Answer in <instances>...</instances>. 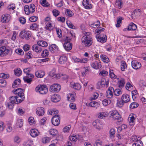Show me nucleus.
<instances>
[{
  "mask_svg": "<svg viewBox=\"0 0 146 146\" xmlns=\"http://www.w3.org/2000/svg\"><path fill=\"white\" fill-rule=\"evenodd\" d=\"M47 0H40V3L41 5L44 7H47L49 6V4L46 1Z\"/></svg>",
  "mask_w": 146,
  "mask_h": 146,
  "instance_id": "obj_36",
  "label": "nucleus"
},
{
  "mask_svg": "<svg viewBox=\"0 0 146 146\" xmlns=\"http://www.w3.org/2000/svg\"><path fill=\"white\" fill-rule=\"evenodd\" d=\"M15 8V5L14 4H11L7 7L8 9L10 11L13 10Z\"/></svg>",
  "mask_w": 146,
  "mask_h": 146,
  "instance_id": "obj_59",
  "label": "nucleus"
},
{
  "mask_svg": "<svg viewBox=\"0 0 146 146\" xmlns=\"http://www.w3.org/2000/svg\"><path fill=\"white\" fill-rule=\"evenodd\" d=\"M31 36V33L30 31H27L25 30H24L21 31L19 34L20 37L22 38H25L28 39Z\"/></svg>",
  "mask_w": 146,
  "mask_h": 146,
  "instance_id": "obj_6",
  "label": "nucleus"
},
{
  "mask_svg": "<svg viewBox=\"0 0 146 146\" xmlns=\"http://www.w3.org/2000/svg\"><path fill=\"white\" fill-rule=\"evenodd\" d=\"M50 134L52 137H54L56 136L58 133V131L55 129H51L49 131Z\"/></svg>",
  "mask_w": 146,
  "mask_h": 146,
  "instance_id": "obj_32",
  "label": "nucleus"
},
{
  "mask_svg": "<svg viewBox=\"0 0 146 146\" xmlns=\"http://www.w3.org/2000/svg\"><path fill=\"white\" fill-rule=\"evenodd\" d=\"M32 50L34 52L38 54L41 52L42 50V48L41 47L38 45L35 44L33 46Z\"/></svg>",
  "mask_w": 146,
  "mask_h": 146,
  "instance_id": "obj_19",
  "label": "nucleus"
},
{
  "mask_svg": "<svg viewBox=\"0 0 146 146\" xmlns=\"http://www.w3.org/2000/svg\"><path fill=\"white\" fill-rule=\"evenodd\" d=\"M92 124L93 126L96 127V128L98 129H101L102 124L98 120H97L94 121L93 122Z\"/></svg>",
  "mask_w": 146,
  "mask_h": 146,
  "instance_id": "obj_25",
  "label": "nucleus"
},
{
  "mask_svg": "<svg viewBox=\"0 0 146 146\" xmlns=\"http://www.w3.org/2000/svg\"><path fill=\"white\" fill-rule=\"evenodd\" d=\"M122 102H119V107H122L125 103L129 102L130 100L129 96L127 94H124L121 97Z\"/></svg>",
  "mask_w": 146,
  "mask_h": 146,
  "instance_id": "obj_5",
  "label": "nucleus"
},
{
  "mask_svg": "<svg viewBox=\"0 0 146 146\" xmlns=\"http://www.w3.org/2000/svg\"><path fill=\"white\" fill-rule=\"evenodd\" d=\"M66 61L67 58L64 56H62L59 59V62L60 64H64L66 63Z\"/></svg>",
  "mask_w": 146,
  "mask_h": 146,
  "instance_id": "obj_33",
  "label": "nucleus"
},
{
  "mask_svg": "<svg viewBox=\"0 0 146 146\" xmlns=\"http://www.w3.org/2000/svg\"><path fill=\"white\" fill-rule=\"evenodd\" d=\"M7 83L6 81L3 79L0 80V86L1 87H4L6 85Z\"/></svg>",
  "mask_w": 146,
  "mask_h": 146,
  "instance_id": "obj_57",
  "label": "nucleus"
},
{
  "mask_svg": "<svg viewBox=\"0 0 146 146\" xmlns=\"http://www.w3.org/2000/svg\"><path fill=\"white\" fill-rule=\"evenodd\" d=\"M53 15L55 17L59 15L60 14L59 11L57 10L54 9L52 11Z\"/></svg>",
  "mask_w": 146,
  "mask_h": 146,
  "instance_id": "obj_61",
  "label": "nucleus"
},
{
  "mask_svg": "<svg viewBox=\"0 0 146 146\" xmlns=\"http://www.w3.org/2000/svg\"><path fill=\"white\" fill-rule=\"evenodd\" d=\"M107 115V112L99 113L98 114V117L100 119H102Z\"/></svg>",
  "mask_w": 146,
  "mask_h": 146,
  "instance_id": "obj_45",
  "label": "nucleus"
},
{
  "mask_svg": "<svg viewBox=\"0 0 146 146\" xmlns=\"http://www.w3.org/2000/svg\"><path fill=\"white\" fill-rule=\"evenodd\" d=\"M71 39V38L69 36H66L64 39V43L63 44V46L66 50H69L72 48V44L70 43Z\"/></svg>",
  "mask_w": 146,
  "mask_h": 146,
  "instance_id": "obj_2",
  "label": "nucleus"
},
{
  "mask_svg": "<svg viewBox=\"0 0 146 146\" xmlns=\"http://www.w3.org/2000/svg\"><path fill=\"white\" fill-rule=\"evenodd\" d=\"M33 142L31 140H28L24 142L23 145L24 146H31L33 144Z\"/></svg>",
  "mask_w": 146,
  "mask_h": 146,
  "instance_id": "obj_44",
  "label": "nucleus"
},
{
  "mask_svg": "<svg viewBox=\"0 0 146 146\" xmlns=\"http://www.w3.org/2000/svg\"><path fill=\"white\" fill-rule=\"evenodd\" d=\"M114 91L113 88L111 87L109 88L106 92V96L108 98H111L113 95V93Z\"/></svg>",
  "mask_w": 146,
  "mask_h": 146,
  "instance_id": "obj_14",
  "label": "nucleus"
},
{
  "mask_svg": "<svg viewBox=\"0 0 146 146\" xmlns=\"http://www.w3.org/2000/svg\"><path fill=\"white\" fill-rule=\"evenodd\" d=\"M108 83L106 81V79L104 78H103L101 80L99 81L97 83L98 88H99L103 87L106 86V87L108 86Z\"/></svg>",
  "mask_w": 146,
  "mask_h": 146,
  "instance_id": "obj_9",
  "label": "nucleus"
},
{
  "mask_svg": "<svg viewBox=\"0 0 146 146\" xmlns=\"http://www.w3.org/2000/svg\"><path fill=\"white\" fill-rule=\"evenodd\" d=\"M92 67L96 69H98L101 68V64H91Z\"/></svg>",
  "mask_w": 146,
  "mask_h": 146,
  "instance_id": "obj_62",
  "label": "nucleus"
},
{
  "mask_svg": "<svg viewBox=\"0 0 146 146\" xmlns=\"http://www.w3.org/2000/svg\"><path fill=\"white\" fill-rule=\"evenodd\" d=\"M10 19L11 16L8 14L3 15L1 17V21L3 23H8L10 21Z\"/></svg>",
  "mask_w": 146,
  "mask_h": 146,
  "instance_id": "obj_11",
  "label": "nucleus"
},
{
  "mask_svg": "<svg viewBox=\"0 0 146 146\" xmlns=\"http://www.w3.org/2000/svg\"><path fill=\"white\" fill-rule=\"evenodd\" d=\"M30 133L33 137H35L38 135L39 132L37 129H31L30 131Z\"/></svg>",
  "mask_w": 146,
  "mask_h": 146,
  "instance_id": "obj_22",
  "label": "nucleus"
},
{
  "mask_svg": "<svg viewBox=\"0 0 146 146\" xmlns=\"http://www.w3.org/2000/svg\"><path fill=\"white\" fill-rule=\"evenodd\" d=\"M32 69L31 68H29L24 69L23 70V71L24 73L26 74L27 76H30V74H32L29 73V72L32 70Z\"/></svg>",
  "mask_w": 146,
  "mask_h": 146,
  "instance_id": "obj_50",
  "label": "nucleus"
},
{
  "mask_svg": "<svg viewBox=\"0 0 146 146\" xmlns=\"http://www.w3.org/2000/svg\"><path fill=\"white\" fill-rule=\"evenodd\" d=\"M45 74L44 72L41 71H37L35 73L36 76L38 78H42L44 76Z\"/></svg>",
  "mask_w": 146,
  "mask_h": 146,
  "instance_id": "obj_28",
  "label": "nucleus"
},
{
  "mask_svg": "<svg viewBox=\"0 0 146 146\" xmlns=\"http://www.w3.org/2000/svg\"><path fill=\"white\" fill-rule=\"evenodd\" d=\"M130 141L131 143L135 142H136L138 141L137 137L136 135H133L130 139Z\"/></svg>",
  "mask_w": 146,
  "mask_h": 146,
  "instance_id": "obj_49",
  "label": "nucleus"
},
{
  "mask_svg": "<svg viewBox=\"0 0 146 146\" xmlns=\"http://www.w3.org/2000/svg\"><path fill=\"white\" fill-rule=\"evenodd\" d=\"M125 83L124 79L123 78H121L119 81V87H124Z\"/></svg>",
  "mask_w": 146,
  "mask_h": 146,
  "instance_id": "obj_55",
  "label": "nucleus"
},
{
  "mask_svg": "<svg viewBox=\"0 0 146 146\" xmlns=\"http://www.w3.org/2000/svg\"><path fill=\"white\" fill-rule=\"evenodd\" d=\"M60 100V96L57 94L52 95L51 97V100L53 102H59Z\"/></svg>",
  "mask_w": 146,
  "mask_h": 146,
  "instance_id": "obj_21",
  "label": "nucleus"
},
{
  "mask_svg": "<svg viewBox=\"0 0 146 146\" xmlns=\"http://www.w3.org/2000/svg\"><path fill=\"white\" fill-rule=\"evenodd\" d=\"M36 113L39 116L43 115L44 113V108L42 107H39L36 109Z\"/></svg>",
  "mask_w": 146,
  "mask_h": 146,
  "instance_id": "obj_23",
  "label": "nucleus"
},
{
  "mask_svg": "<svg viewBox=\"0 0 146 146\" xmlns=\"http://www.w3.org/2000/svg\"><path fill=\"white\" fill-rule=\"evenodd\" d=\"M15 52L19 55H23L24 54V52L23 50L20 48H17L15 50Z\"/></svg>",
  "mask_w": 146,
  "mask_h": 146,
  "instance_id": "obj_52",
  "label": "nucleus"
},
{
  "mask_svg": "<svg viewBox=\"0 0 146 146\" xmlns=\"http://www.w3.org/2000/svg\"><path fill=\"white\" fill-rule=\"evenodd\" d=\"M29 9H30V11H32L33 13L35 11V6L33 4H30L29 6Z\"/></svg>",
  "mask_w": 146,
  "mask_h": 146,
  "instance_id": "obj_60",
  "label": "nucleus"
},
{
  "mask_svg": "<svg viewBox=\"0 0 146 146\" xmlns=\"http://www.w3.org/2000/svg\"><path fill=\"white\" fill-rule=\"evenodd\" d=\"M36 91L37 92H39L41 94H44L47 92L48 90L46 85H38L36 87Z\"/></svg>",
  "mask_w": 146,
  "mask_h": 146,
  "instance_id": "obj_3",
  "label": "nucleus"
},
{
  "mask_svg": "<svg viewBox=\"0 0 146 146\" xmlns=\"http://www.w3.org/2000/svg\"><path fill=\"white\" fill-rule=\"evenodd\" d=\"M19 21L20 22L23 24H24L26 22V19L23 17H21L19 18Z\"/></svg>",
  "mask_w": 146,
  "mask_h": 146,
  "instance_id": "obj_64",
  "label": "nucleus"
},
{
  "mask_svg": "<svg viewBox=\"0 0 146 146\" xmlns=\"http://www.w3.org/2000/svg\"><path fill=\"white\" fill-rule=\"evenodd\" d=\"M23 122L22 119H19L17 121V122L16 123L17 126H18L19 127H21L23 126Z\"/></svg>",
  "mask_w": 146,
  "mask_h": 146,
  "instance_id": "obj_56",
  "label": "nucleus"
},
{
  "mask_svg": "<svg viewBox=\"0 0 146 146\" xmlns=\"http://www.w3.org/2000/svg\"><path fill=\"white\" fill-rule=\"evenodd\" d=\"M49 54L48 50L45 49L43 50L41 53V56L43 57H46L48 56Z\"/></svg>",
  "mask_w": 146,
  "mask_h": 146,
  "instance_id": "obj_51",
  "label": "nucleus"
},
{
  "mask_svg": "<svg viewBox=\"0 0 146 146\" xmlns=\"http://www.w3.org/2000/svg\"><path fill=\"white\" fill-rule=\"evenodd\" d=\"M21 80L19 79H16L13 82L12 84V87L13 88L18 86V85L20 84L21 83Z\"/></svg>",
  "mask_w": 146,
  "mask_h": 146,
  "instance_id": "obj_31",
  "label": "nucleus"
},
{
  "mask_svg": "<svg viewBox=\"0 0 146 146\" xmlns=\"http://www.w3.org/2000/svg\"><path fill=\"white\" fill-rule=\"evenodd\" d=\"M66 23L67 26L69 28L72 29H74L75 27L73 25L71 22L70 21H66Z\"/></svg>",
  "mask_w": 146,
  "mask_h": 146,
  "instance_id": "obj_54",
  "label": "nucleus"
},
{
  "mask_svg": "<svg viewBox=\"0 0 146 146\" xmlns=\"http://www.w3.org/2000/svg\"><path fill=\"white\" fill-rule=\"evenodd\" d=\"M133 13L135 15L139 16L141 14V10L139 9H136L133 10Z\"/></svg>",
  "mask_w": 146,
  "mask_h": 146,
  "instance_id": "obj_47",
  "label": "nucleus"
},
{
  "mask_svg": "<svg viewBox=\"0 0 146 146\" xmlns=\"http://www.w3.org/2000/svg\"><path fill=\"white\" fill-rule=\"evenodd\" d=\"M100 57L101 60L105 63H108L109 59L104 54H102L100 56Z\"/></svg>",
  "mask_w": 146,
  "mask_h": 146,
  "instance_id": "obj_29",
  "label": "nucleus"
},
{
  "mask_svg": "<svg viewBox=\"0 0 146 146\" xmlns=\"http://www.w3.org/2000/svg\"><path fill=\"white\" fill-rule=\"evenodd\" d=\"M9 100L11 103L12 104H17L21 103L23 101L21 99L18 98L17 96H13L10 97Z\"/></svg>",
  "mask_w": 146,
  "mask_h": 146,
  "instance_id": "obj_8",
  "label": "nucleus"
},
{
  "mask_svg": "<svg viewBox=\"0 0 146 146\" xmlns=\"http://www.w3.org/2000/svg\"><path fill=\"white\" fill-rule=\"evenodd\" d=\"M100 25V23L99 21H97L96 22L90 25V26L94 28H97L99 27Z\"/></svg>",
  "mask_w": 146,
  "mask_h": 146,
  "instance_id": "obj_37",
  "label": "nucleus"
},
{
  "mask_svg": "<svg viewBox=\"0 0 146 146\" xmlns=\"http://www.w3.org/2000/svg\"><path fill=\"white\" fill-rule=\"evenodd\" d=\"M39 25L36 23H33L30 25V29L33 30H36L39 27Z\"/></svg>",
  "mask_w": 146,
  "mask_h": 146,
  "instance_id": "obj_38",
  "label": "nucleus"
},
{
  "mask_svg": "<svg viewBox=\"0 0 146 146\" xmlns=\"http://www.w3.org/2000/svg\"><path fill=\"white\" fill-rule=\"evenodd\" d=\"M82 5L84 8L89 9L92 8V5L90 3L88 0H83L82 2Z\"/></svg>",
  "mask_w": 146,
  "mask_h": 146,
  "instance_id": "obj_17",
  "label": "nucleus"
},
{
  "mask_svg": "<svg viewBox=\"0 0 146 146\" xmlns=\"http://www.w3.org/2000/svg\"><path fill=\"white\" fill-rule=\"evenodd\" d=\"M52 123L54 126H58L60 124V117L58 115H56L53 117L52 119Z\"/></svg>",
  "mask_w": 146,
  "mask_h": 146,
  "instance_id": "obj_10",
  "label": "nucleus"
},
{
  "mask_svg": "<svg viewBox=\"0 0 146 146\" xmlns=\"http://www.w3.org/2000/svg\"><path fill=\"white\" fill-rule=\"evenodd\" d=\"M61 88L60 85L58 84H53L50 87L49 90L50 92H58L59 91Z\"/></svg>",
  "mask_w": 146,
  "mask_h": 146,
  "instance_id": "obj_7",
  "label": "nucleus"
},
{
  "mask_svg": "<svg viewBox=\"0 0 146 146\" xmlns=\"http://www.w3.org/2000/svg\"><path fill=\"white\" fill-rule=\"evenodd\" d=\"M110 116L114 120L119 119V113L116 110L111 111L110 112Z\"/></svg>",
  "mask_w": 146,
  "mask_h": 146,
  "instance_id": "obj_13",
  "label": "nucleus"
},
{
  "mask_svg": "<svg viewBox=\"0 0 146 146\" xmlns=\"http://www.w3.org/2000/svg\"><path fill=\"white\" fill-rule=\"evenodd\" d=\"M34 77V75L33 74H30V76H27L24 77L23 79L25 82L27 83L31 84L32 81V78Z\"/></svg>",
  "mask_w": 146,
  "mask_h": 146,
  "instance_id": "obj_20",
  "label": "nucleus"
},
{
  "mask_svg": "<svg viewBox=\"0 0 146 146\" xmlns=\"http://www.w3.org/2000/svg\"><path fill=\"white\" fill-rule=\"evenodd\" d=\"M68 100L70 102H73L75 100V96L74 94H69L68 96Z\"/></svg>",
  "mask_w": 146,
  "mask_h": 146,
  "instance_id": "obj_34",
  "label": "nucleus"
},
{
  "mask_svg": "<svg viewBox=\"0 0 146 146\" xmlns=\"http://www.w3.org/2000/svg\"><path fill=\"white\" fill-rule=\"evenodd\" d=\"M48 58L38 59L36 60V63H43L45 62L46 63L48 61Z\"/></svg>",
  "mask_w": 146,
  "mask_h": 146,
  "instance_id": "obj_43",
  "label": "nucleus"
},
{
  "mask_svg": "<svg viewBox=\"0 0 146 146\" xmlns=\"http://www.w3.org/2000/svg\"><path fill=\"white\" fill-rule=\"evenodd\" d=\"M96 37L98 41L103 42H106L107 38V36L105 35H103L102 37H100L98 35H96Z\"/></svg>",
  "mask_w": 146,
  "mask_h": 146,
  "instance_id": "obj_24",
  "label": "nucleus"
},
{
  "mask_svg": "<svg viewBox=\"0 0 146 146\" xmlns=\"http://www.w3.org/2000/svg\"><path fill=\"white\" fill-rule=\"evenodd\" d=\"M38 17L37 16H32L29 18V20L31 22H35L36 21Z\"/></svg>",
  "mask_w": 146,
  "mask_h": 146,
  "instance_id": "obj_63",
  "label": "nucleus"
},
{
  "mask_svg": "<svg viewBox=\"0 0 146 146\" xmlns=\"http://www.w3.org/2000/svg\"><path fill=\"white\" fill-rule=\"evenodd\" d=\"M14 74L17 76H19L22 74V71L19 68L15 69L14 70Z\"/></svg>",
  "mask_w": 146,
  "mask_h": 146,
  "instance_id": "obj_39",
  "label": "nucleus"
},
{
  "mask_svg": "<svg viewBox=\"0 0 146 146\" xmlns=\"http://www.w3.org/2000/svg\"><path fill=\"white\" fill-rule=\"evenodd\" d=\"M111 103L110 100H109L106 99H104L102 101V104L104 106H107L109 104Z\"/></svg>",
  "mask_w": 146,
  "mask_h": 146,
  "instance_id": "obj_58",
  "label": "nucleus"
},
{
  "mask_svg": "<svg viewBox=\"0 0 146 146\" xmlns=\"http://www.w3.org/2000/svg\"><path fill=\"white\" fill-rule=\"evenodd\" d=\"M90 33H87L83 36L81 39L82 45L86 47L90 46L92 43V39L90 36Z\"/></svg>",
  "mask_w": 146,
  "mask_h": 146,
  "instance_id": "obj_1",
  "label": "nucleus"
},
{
  "mask_svg": "<svg viewBox=\"0 0 146 146\" xmlns=\"http://www.w3.org/2000/svg\"><path fill=\"white\" fill-rule=\"evenodd\" d=\"M115 133V130L114 129H111L109 131L110 138L113 139L114 137Z\"/></svg>",
  "mask_w": 146,
  "mask_h": 146,
  "instance_id": "obj_41",
  "label": "nucleus"
},
{
  "mask_svg": "<svg viewBox=\"0 0 146 146\" xmlns=\"http://www.w3.org/2000/svg\"><path fill=\"white\" fill-rule=\"evenodd\" d=\"M9 50L6 48L5 46L0 47V56H3L4 55L7 54L8 53Z\"/></svg>",
  "mask_w": 146,
  "mask_h": 146,
  "instance_id": "obj_18",
  "label": "nucleus"
},
{
  "mask_svg": "<svg viewBox=\"0 0 146 146\" xmlns=\"http://www.w3.org/2000/svg\"><path fill=\"white\" fill-rule=\"evenodd\" d=\"M50 141V138L48 137H44L41 139V142L42 143L44 144L49 143Z\"/></svg>",
  "mask_w": 146,
  "mask_h": 146,
  "instance_id": "obj_46",
  "label": "nucleus"
},
{
  "mask_svg": "<svg viewBox=\"0 0 146 146\" xmlns=\"http://www.w3.org/2000/svg\"><path fill=\"white\" fill-rule=\"evenodd\" d=\"M73 88L75 90H79L81 88V86L78 83H74L73 84H72Z\"/></svg>",
  "mask_w": 146,
  "mask_h": 146,
  "instance_id": "obj_40",
  "label": "nucleus"
},
{
  "mask_svg": "<svg viewBox=\"0 0 146 146\" xmlns=\"http://www.w3.org/2000/svg\"><path fill=\"white\" fill-rule=\"evenodd\" d=\"M58 49V47L55 44H51L49 47V50L52 52H54Z\"/></svg>",
  "mask_w": 146,
  "mask_h": 146,
  "instance_id": "obj_27",
  "label": "nucleus"
},
{
  "mask_svg": "<svg viewBox=\"0 0 146 146\" xmlns=\"http://www.w3.org/2000/svg\"><path fill=\"white\" fill-rule=\"evenodd\" d=\"M66 14L68 16L71 17L73 16L74 13L69 9H66L65 11Z\"/></svg>",
  "mask_w": 146,
  "mask_h": 146,
  "instance_id": "obj_42",
  "label": "nucleus"
},
{
  "mask_svg": "<svg viewBox=\"0 0 146 146\" xmlns=\"http://www.w3.org/2000/svg\"><path fill=\"white\" fill-rule=\"evenodd\" d=\"M25 90L22 89L20 88H18L16 90H13V92L15 94H16V96H18V98L21 99L23 101L25 99V96L24 95V92Z\"/></svg>",
  "mask_w": 146,
  "mask_h": 146,
  "instance_id": "obj_4",
  "label": "nucleus"
},
{
  "mask_svg": "<svg viewBox=\"0 0 146 146\" xmlns=\"http://www.w3.org/2000/svg\"><path fill=\"white\" fill-rule=\"evenodd\" d=\"M139 106V104L135 102L132 103L130 105L129 107L131 109L135 108Z\"/></svg>",
  "mask_w": 146,
  "mask_h": 146,
  "instance_id": "obj_48",
  "label": "nucleus"
},
{
  "mask_svg": "<svg viewBox=\"0 0 146 146\" xmlns=\"http://www.w3.org/2000/svg\"><path fill=\"white\" fill-rule=\"evenodd\" d=\"M73 59L75 62H77L76 63H86L88 60L87 58H86L80 59L76 57H74Z\"/></svg>",
  "mask_w": 146,
  "mask_h": 146,
  "instance_id": "obj_26",
  "label": "nucleus"
},
{
  "mask_svg": "<svg viewBox=\"0 0 146 146\" xmlns=\"http://www.w3.org/2000/svg\"><path fill=\"white\" fill-rule=\"evenodd\" d=\"M24 11L25 14L28 15L30 13H33L32 11H30V9L29 8V6L28 5H25L24 7Z\"/></svg>",
  "mask_w": 146,
  "mask_h": 146,
  "instance_id": "obj_35",
  "label": "nucleus"
},
{
  "mask_svg": "<svg viewBox=\"0 0 146 146\" xmlns=\"http://www.w3.org/2000/svg\"><path fill=\"white\" fill-rule=\"evenodd\" d=\"M137 28V25L133 23H131L127 27V28L124 29L123 30L124 31H134Z\"/></svg>",
  "mask_w": 146,
  "mask_h": 146,
  "instance_id": "obj_12",
  "label": "nucleus"
},
{
  "mask_svg": "<svg viewBox=\"0 0 146 146\" xmlns=\"http://www.w3.org/2000/svg\"><path fill=\"white\" fill-rule=\"evenodd\" d=\"M38 45L40 46L46 47L48 46L47 43L44 40H39L37 42Z\"/></svg>",
  "mask_w": 146,
  "mask_h": 146,
  "instance_id": "obj_30",
  "label": "nucleus"
},
{
  "mask_svg": "<svg viewBox=\"0 0 146 146\" xmlns=\"http://www.w3.org/2000/svg\"><path fill=\"white\" fill-rule=\"evenodd\" d=\"M135 114L133 113L130 114L129 116L128 120L129 124L130 125H133L135 124Z\"/></svg>",
  "mask_w": 146,
  "mask_h": 146,
  "instance_id": "obj_16",
  "label": "nucleus"
},
{
  "mask_svg": "<svg viewBox=\"0 0 146 146\" xmlns=\"http://www.w3.org/2000/svg\"><path fill=\"white\" fill-rule=\"evenodd\" d=\"M55 27V24L52 21H50L48 22L46 25L45 28L46 30L49 31H51Z\"/></svg>",
  "mask_w": 146,
  "mask_h": 146,
  "instance_id": "obj_15",
  "label": "nucleus"
},
{
  "mask_svg": "<svg viewBox=\"0 0 146 146\" xmlns=\"http://www.w3.org/2000/svg\"><path fill=\"white\" fill-rule=\"evenodd\" d=\"M88 104L90 107H95L96 106H98V105H99V104L98 103L95 101H93L90 102Z\"/></svg>",
  "mask_w": 146,
  "mask_h": 146,
  "instance_id": "obj_53",
  "label": "nucleus"
}]
</instances>
